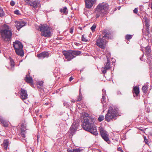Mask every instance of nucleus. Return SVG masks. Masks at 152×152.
Listing matches in <instances>:
<instances>
[{
    "label": "nucleus",
    "mask_w": 152,
    "mask_h": 152,
    "mask_svg": "<svg viewBox=\"0 0 152 152\" xmlns=\"http://www.w3.org/2000/svg\"><path fill=\"white\" fill-rule=\"evenodd\" d=\"M85 115L86 117L84 118L82 124L83 129L96 136L98 135L96 128L94 124V119L88 117V114L86 113Z\"/></svg>",
    "instance_id": "f257e3e1"
},
{
    "label": "nucleus",
    "mask_w": 152,
    "mask_h": 152,
    "mask_svg": "<svg viewBox=\"0 0 152 152\" xmlns=\"http://www.w3.org/2000/svg\"><path fill=\"white\" fill-rule=\"evenodd\" d=\"M0 33L2 40L9 42L12 38V32L11 27L6 24L3 25L0 28Z\"/></svg>",
    "instance_id": "f03ea898"
},
{
    "label": "nucleus",
    "mask_w": 152,
    "mask_h": 152,
    "mask_svg": "<svg viewBox=\"0 0 152 152\" xmlns=\"http://www.w3.org/2000/svg\"><path fill=\"white\" fill-rule=\"evenodd\" d=\"M111 35L110 32L108 31L104 30L102 33L101 35H99L97 39L96 44L102 49L105 48L107 42V39H110Z\"/></svg>",
    "instance_id": "7ed1b4c3"
},
{
    "label": "nucleus",
    "mask_w": 152,
    "mask_h": 152,
    "mask_svg": "<svg viewBox=\"0 0 152 152\" xmlns=\"http://www.w3.org/2000/svg\"><path fill=\"white\" fill-rule=\"evenodd\" d=\"M109 8V5L107 4L102 3L98 4L95 12L96 18H98L100 16L102 17L107 15Z\"/></svg>",
    "instance_id": "20e7f679"
},
{
    "label": "nucleus",
    "mask_w": 152,
    "mask_h": 152,
    "mask_svg": "<svg viewBox=\"0 0 152 152\" xmlns=\"http://www.w3.org/2000/svg\"><path fill=\"white\" fill-rule=\"evenodd\" d=\"M39 30L41 32V35L42 37H50L51 36L50 28L47 24L40 25Z\"/></svg>",
    "instance_id": "39448f33"
},
{
    "label": "nucleus",
    "mask_w": 152,
    "mask_h": 152,
    "mask_svg": "<svg viewBox=\"0 0 152 152\" xmlns=\"http://www.w3.org/2000/svg\"><path fill=\"white\" fill-rule=\"evenodd\" d=\"M63 54L68 61H70L76 56H79L81 54V52L77 50L64 51Z\"/></svg>",
    "instance_id": "423d86ee"
},
{
    "label": "nucleus",
    "mask_w": 152,
    "mask_h": 152,
    "mask_svg": "<svg viewBox=\"0 0 152 152\" xmlns=\"http://www.w3.org/2000/svg\"><path fill=\"white\" fill-rule=\"evenodd\" d=\"M117 112L114 109L110 107H109L107 113L105 116V120L109 122L110 120L115 119L117 115Z\"/></svg>",
    "instance_id": "0eeeda50"
},
{
    "label": "nucleus",
    "mask_w": 152,
    "mask_h": 152,
    "mask_svg": "<svg viewBox=\"0 0 152 152\" xmlns=\"http://www.w3.org/2000/svg\"><path fill=\"white\" fill-rule=\"evenodd\" d=\"M13 45L16 54L21 56H23L24 53L22 50L23 46L21 43L19 41H16L13 42Z\"/></svg>",
    "instance_id": "6e6552de"
},
{
    "label": "nucleus",
    "mask_w": 152,
    "mask_h": 152,
    "mask_svg": "<svg viewBox=\"0 0 152 152\" xmlns=\"http://www.w3.org/2000/svg\"><path fill=\"white\" fill-rule=\"evenodd\" d=\"M99 128L100 133L102 138L107 142L109 141V138L107 132L102 127H100Z\"/></svg>",
    "instance_id": "1a4fd4ad"
},
{
    "label": "nucleus",
    "mask_w": 152,
    "mask_h": 152,
    "mask_svg": "<svg viewBox=\"0 0 152 152\" xmlns=\"http://www.w3.org/2000/svg\"><path fill=\"white\" fill-rule=\"evenodd\" d=\"M107 62L104 64V67H103L101 69V71L103 74L105 73L107 71L111 68L110 61L107 60Z\"/></svg>",
    "instance_id": "9d476101"
},
{
    "label": "nucleus",
    "mask_w": 152,
    "mask_h": 152,
    "mask_svg": "<svg viewBox=\"0 0 152 152\" xmlns=\"http://www.w3.org/2000/svg\"><path fill=\"white\" fill-rule=\"evenodd\" d=\"M85 1L86 7L89 9L96 3V0H85Z\"/></svg>",
    "instance_id": "9b49d317"
},
{
    "label": "nucleus",
    "mask_w": 152,
    "mask_h": 152,
    "mask_svg": "<svg viewBox=\"0 0 152 152\" xmlns=\"http://www.w3.org/2000/svg\"><path fill=\"white\" fill-rule=\"evenodd\" d=\"M79 126V124L77 123L73 122L72 124L71 127L70 128V132L71 134L73 135V134L77 129Z\"/></svg>",
    "instance_id": "f8f14e48"
},
{
    "label": "nucleus",
    "mask_w": 152,
    "mask_h": 152,
    "mask_svg": "<svg viewBox=\"0 0 152 152\" xmlns=\"http://www.w3.org/2000/svg\"><path fill=\"white\" fill-rule=\"evenodd\" d=\"M15 26L18 30H19L21 28L25 26L26 23L24 21H19L15 22Z\"/></svg>",
    "instance_id": "ddd939ff"
},
{
    "label": "nucleus",
    "mask_w": 152,
    "mask_h": 152,
    "mask_svg": "<svg viewBox=\"0 0 152 152\" xmlns=\"http://www.w3.org/2000/svg\"><path fill=\"white\" fill-rule=\"evenodd\" d=\"M20 98L22 100L28 98V94H27L26 91L22 88L21 89Z\"/></svg>",
    "instance_id": "4468645a"
},
{
    "label": "nucleus",
    "mask_w": 152,
    "mask_h": 152,
    "mask_svg": "<svg viewBox=\"0 0 152 152\" xmlns=\"http://www.w3.org/2000/svg\"><path fill=\"white\" fill-rule=\"evenodd\" d=\"M40 2L39 1L33 0L30 6L33 7L34 9H36L40 7Z\"/></svg>",
    "instance_id": "2eb2a0df"
},
{
    "label": "nucleus",
    "mask_w": 152,
    "mask_h": 152,
    "mask_svg": "<svg viewBox=\"0 0 152 152\" xmlns=\"http://www.w3.org/2000/svg\"><path fill=\"white\" fill-rule=\"evenodd\" d=\"M49 53L47 52H43L41 53L38 54L37 57L39 58H43L45 57H48L49 56Z\"/></svg>",
    "instance_id": "dca6fc26"
},
{
    "label": "nucleus",
    "mask_w": 152,
    "mask_h": 152,
    "mask_svg": "<svg viewBox=\"0 0 152 152\" xmlns=\"http://www.w3.org/2000/svg\"><path fill=\"white\" fill-rule=\"evenodd\" d=\"M139 87L137 86H134L133 90L134 96L135 97V96H138L139 93Z\"/></svg>",
    "instance_id": "f3484780"
},
{
    "label": "nucleus",
    "mask_w": 152,
    "mask_h": 152,
    "mask_svg": "<svg viewBox=\"0 0 152 152\" xmlns=\"http://www.w3.org/2000/svg\"><path fill=\"white\" fill-rule=\"evenodd\" d=\"M145 55L147 56L148 58H150V53L151 52V47L150 46H147L145 48Z\"/></svg>",
    "instance_id": "a211bd4d"
},
{
    "label": "nucleus",
    "mask_w": 152,
    "mask_h": 152,
    "mask_svg": "<svg viewBox=\"0 0 152 152\" xmlns=\"http://www.w3.org/2000/svg\"><path fill=\"white\" fill-rule=\"evenodd\" d=\"M22 128H21V132L20 134L22 137L25 138L26 137V135L27 134V130L26 129V128H24L22 127Z\"/></svg>",
    "instance_id": "6ab92c4d"
},
{
    "label": "nucleus",
    "mask_w": 152,
    "mask_h": 152,
    "mask_svg": "<svg viewBox=\"0 0 152 152\" xmlns=\"http://www.w3.org/2000/svg\"><path fill=\"white\" fill-rule=\"evenodd\" d=\"M25 80L27 83H33V80L31 77L29 76L28 77L27 75L26 76V77L25 78Z\"/></svg>",
    "instance_id": "aec40b11"
},
{
    "label": "nucleus",
    "mask_w": 152,
    "mask_h": 152,
    "mask_svg": "<svg viewBox=\"0 0 152 152\" xmlns=\"http://www.w3.org/2000/svg\"><path fill=\"white\" fill-rule=\"evenodd\" d=\"M9 145V141L8 140H4L3 142V145L5 150H7Z\"/></svg>",
    "instance_id": "412c9836"
},
{
    "label": "nucleus",
    "mask_w": 152,
    "mask_h": 152,
    "mask_svg": "<svg viewBox=\"0 0 152 152\" xmlns=\"http://www.w3.org/2000/svg\"><path fill=\"white\" fill-rule=\"evenodd\" d=\"M105 94L104 93L103 94V96H102V99L101 101L102 104H103V106L104 107H106V102L105 100Z\"/></svg>",
    "instance_id": "4be33fe9"
},
{
    "label": "nucleus",
    "mask_w": 152,
    "mask_h": 152,
    "mask_svg": "<svg viewBox=\"0 0 152 152\" xmlns=\"http://www.w3.org/2000/svg\"><path fill=\"white\" fill-rule=\"evenodd\" d=\"M0 121L3 124V126L5 127H7L8 126V123L2 118L0 119Z\"/></svg>",
    "instance_id": "5701e85b"
},
{
    "label": "nucleus",
    "mask_w": 152,
    "mask_h": 152,
    "mask_svg": "<svg viewBox=\"0 0 152 152\" xmlns=\"http://www.w3.org/2000/svg\"><path fill=\"white\" fill-rule=\"evenodd\" d=\"M148 87L147 86L145 85L143 86L142 87V90L143 92L144 93H146L148 91Z\"/></svg>",
    "instance_id": "b1692460"
},
{
    "label": "nucleus",
    "mask_w": 152,
    "mask_h": 152,
    "mask_svg": "<svg viewBox=\"0 0 152 152\" xmlns=\"http://www.w3.org/2000/svg\"><path fill=\"white\" fill-rule=\"evenodd\" d=\"M33 0H25L24 2L25 5H30V4L32 2Z\"/></svg>",
    "instance_id": "393cba45"
},
{
    "label": "nucleus",
    "mask_w": 152,
    "mask_h": 152,
    "mask_svg": "<svg viewBox=\"0 0 152 152\" xmlns=\"http://www.w3.org/2000/svg\"><path fill=\"white\" fill-rule=\"evenodd\" d=\"M133 36V35L127 34L125 36V39L128 40H129L132 38Z\"/></svg>",
    "instance_id": "a878e982"
},
{
    "label": "nucleus",
    "mask_w": 152,
    "mask_h": 152,
    "mask_svg": "<svg viewBox=\"0 0 152 152\" xmlns=\"http://www.w3.org/2000/svg\"><path fill=\"white\" fill-rule=\"evenodd\" d=\"M82 98V95L80 92H79V96L77 97V101H81Z\"/></svg>",
    "instance_id": "bb28decb"
},
{
    "label": "nucleus",
    "mask_w": 152,
    "mask_h": 152,
    "mask_svg": "<svg viewBox=\"0 0 152 152\" xmlns=\"http://www.w3.org/2000/svg\"><path fill=\"white\" fill-rule=\"evenodd\" d=\"M66 10L67 8L66 7H64L63 9H61L60 12H61V13L65 14L66 13Z\"/></svg>",
    "instance_id": "cd10ccee"
},
{
    "label": "nucleus",
    "mask_w": 152,
    "mask_h": 152,
    "mask_svg": "<svg viewBox=\"0 0 152 152\" xmlns=\"http://www.w3.org/2000/svg\"><path fill=\"white\" fill-rule=\"evenodd\" d=\"M110 56L111 54L110 53H108L106 54V56L107 60H110Z\"/></svg>",
    "instance_id": "c85d7f7f"
},
{
    "label": "nucleus",
    "mask_w": 152,
    "mask_h": 152,
    "mask_svg": "<svg viewBox=\"0 0 152 152\" xmlns=\"http://www.w3.org/2000/svg\"><path fill=\"white\" fill-rule=\"evenodd\" d=\"M96 25L94 24L91 27V29L92 32H94L95 31V29L96 28Z\"/></svg>",
    "instance_id": "c756f323"
},
{
    "label": "nucleus",
    "mask_w": 152,
    "mask_h": 152,
    "mask_svg": "<svg viewBox=\"0 0 152 152\" xmlns=\"http://www.w3.org/2000/svg\"><path fill=\"white\" fill-rule=\"evenodd\" d=\"M4 13L3 10L0 7V17H2L4 16Z\"/></svg>",
    "instance_id": "7c9ffc66"
},
{
    "label": "nucleus",
    "mask_w": 152,
    "mask_h": 152,
    "mask_svg": "<svg viewBox=\"0 0 152 152\" xmlns=\"http://www.w3.org/2000/svg\"><path fill=\"white\" fill-rule=\"evenodd\" d=\"M104 119V117L103 116H100L98 118V120L100 121H102Z\"/></svg>",
    "instance_id": "2f4dec72"
},
{
    "label": "nucleus",
    "mask_w": 152,
    "mask_h": 152,
    "mask_svg": "<svg viewBox=\"0 0 152 152\" xmlns=\"http://www.w3.org/2000/svg\"><path fill=\"white\" fill-rule=\"evenodd\" d=\"M82 40L83 41L87 42L88 41V40L86 38L84 37V35H83L82 37Z\"/></svg>",
    "instance_id": "473e14b6"
},
{
    "label": "nucleus",
    "mask_w": 152,
    "mask_h": 152,
    "mask_svg": "<svg viewBox=\"0 0 152 152\" xmlns=\"http://www.w3.org/2000/svg\"><path fill=\"white\" fill-rule=\"evenodd\" d=\"M81 150L79 148L73 149V152H80Z\"/></svg>",
    "instance_id": "72a5a7b5"
},
{
    "label": "nucleus",
    "mask_w": 152,
    "mask_h": 152,
    "mask_svg": "<svg viewBox=\"0 0 152 152\" xmlns=\"http://www.w3.org/2000/svg\"><path fill=\"white\" fill-rule=\"evenodd\" d=\"M144 141L145 142V143L147 144H148V140L146 138V137H144Z\"/></svg>",
    "instance_id": "f704fd0d"
},
{
    "label": "nucleus",
    "mask_w": 152,
    "mask_h": 152,
    "mask_svg": "<svg viewBox=\"0 0 152 152\" xmlns=\"http://www.w3.org/2000/svg\"><path fill=\"white\" fill-rule=\"evenodd\" d=\"M38 84L40 86H42L43 83V82L42 81H40L38 82Z\"/></svg>",
    "instance_id": "c9c22d12"
},
{
    "label": "nucleus",
    "mask_w": 152,
    "mask_h": 152,
    "mask_svg": "<svg viewBox=\"0 0 152 152\" xmlns=\"http://www.w3.org/2000/svg\"><path fill=\"white\" fill-rule=\"evenodd\" d=\"M10 4L11 6H13L15 4V2L13 1H11L10 3Z\"/></svg>",
    "instance_id": "e433bc0d"
},
{
    "label": "nucleus",
    "mask_w": 152,
    "mask_h": 152,
    "mask_svg": "<svg viewBox=\"0 0 152 152\" xmlns=\"http://www.w3.org/2000/svg\"><path fill=\"white\" fill-rule=\"evenodd\" d=\"M133 12L135 14H137L138 12V9L137 8H136L133 10Z\"/></svg>",
    "instance_id": "4c0bfd02"
},
{
    "label": "nucleus",
    "mask_w": 152,
    "mask_h": 152,
    "mask_svg": "<svg viewBox=\"0 0 152 152\" xmlns=\"http://www.w3.org/2000/svg\"><path fill=\"white\" fill-rule=\"evenodd\" d=\"M117 150L121 152H124L121 147H118V148Z\"/></svg>",
    "instance_id": "58836bf2"
},
{
    "label": "nucleus",
    "mask_w": 152,
    "mask_h": 152,
    "mask_svg": "<svg viewBox=\"0 0 152 152\" xmlns=\"http://www.w3.org/2000/svg\"><path fill=\"white\" fill-rule=\"evenodd\" d=\"M14 13L17 15H18L19 14V11L18 10H16L14 11Z\"/></svg>",
    "instance_id": "ea45409f"
},
{
    "label": "nucleus",
    "mask_w": 152,
    "mask_h": 152,
    "mask_svg": "<svg viewBox=\"0 0 152 152\" xmlns=\"http://www.w3.org/2000/svg\"><path fill=\"white\" fill-rule=\"evenodd\" d=\"M67 151L68 152H73V149L72 150V149H70L69 148L67 149Z\"/></svg>",
    "instance_id": "a19ab883"
},
{
    "label": "nucleus",
    "mask_w": 152,
    "mask_h": 152,
    "mask_svg": "<svg viewBox=\"0 0 152 152\" xmlns=\"http://www.w3.org/2000/svg\"><path fill=\"white\" fill-rule=\"evenodd\" d=\"M73 30H74L73 28V27L71 28L70 29V31H69L70 33H72L73 32Z\"/></svg>",
    "instance_id": "79ce46f5"
},
{
    "label": "nucleus",
    "mask_w": 152,
    "mask_h": 152,
    "mask_svg": "<svg viewBox=\"0 0 152 152\" xmlns=\"http://www.w3.org/2000/svg\"><path fill=\"white\" fill-rule=\"evenodd\" d=\"M74 43H75V45H77V46H79L80 45V44L79 43L77 42H75Z\"/></svg>",
    "instance_id": "37998d69"
},
{
    "label": "nucleus",
    "mask_w": 152,
    "mask_h": 152,
    "mask_svg": "<svg viewBox=\"0 0 152 152\" xmlns=\"http://www.w3.org/2000/svg\"><path fill=\"white\" fill-rule=\"evenodd\" d=\"M102 92H103V94H104V93H105L106 94V91L104 89H103L102 90Z\"/></svg>",
    "instance_id": "c03bdc74"
},
{
    "label": "nucleus",
    "mask_w": 152,
    "mask_h": 152,
    "mask_svg": "<svg viewBox=\"0 0 152 152\" xmlns=\"http://www.w3.org/2000/svg\"><path fill=\"white\" fill-rule=\"evenodd\" d=\"M73 79V78H72V77H70V78H69V81H71Z\"/></svg>",
    "instance_id": "a18cd8bd"
},
{
    "label": "nucleus",
    "mask_w": 152,
    "mask_h": 152,
    "mask_svg": "<svg viewBox=\"0 0 152 152\" xmlns=\"http://www.w3.org/2000/svg\"><path fill=\"white\" fill-rule=\"evenodd\" d=\"M39 111V110H35V112L37 113H38Z\"/></svg>",
    "instance_id": "49530a36"
},
{
    "label": "nucleus",
    "mask_w": 152,
    "mask_h": 152,
    "mask_svg": "<svg viewBox=\"0 0 152 152\" xmlns=\"http://www.w3.org/2000/svg\"><path fill=\"white\" fill-rule=\"evenodd\" d=\"M11 65L12 66H14V64L12 63L11 64Z\"/></svg>",
    "instance_id": "de8ad7c7"
},
{
    "label": "nucleus",
    "mask_w": 152,
    "mask_h": 152,
    "mask_svg": "<svg viewBox=\"0 0 152 152\" xmlns=\"http://www.w3.org/2000/svg\"><path fill=\"white\" fill-rule=\"evenodd\" d=\"M140 60H141V61L143 60H142V57H140Z\"/></svg>",
    "instance_id": "09e8293b"
},
{
    "label": "nucleus",
    "mask_w": 152,
    "mask_h": 152,
    "mask_svg": "<svg viewBox=\"0 0 152 152\" xmlns=\"http://www.w3.org/2000/svg\"><path fill=\"white\" fill-rule=\"evenodd\" d=\"M48 104V103H45V104L46 105H47Z\"/></svg>",
    "instance_id": "8fccbe9b"
},
{
    "label": "nucleus",
    "mask_w": 152,
    "mask_h": 152,
    "mask_svg": "<svg viewBox=\"0 0 152 152\" xmlns=\"http://www.w3.org/2000/svg\"><path fill=\"white\" fill-rule=\"evenodd\" d=\"M72 101L74 103L75 102V101H74L72 100Z\"/></svg>",
    "instance_id": "3c124183"
},
{
    "label": "nucleus",
    "mask_w": 152,
    "mask_h": 152,
    "mask_svg": "<svg viewBox=\"0 0 152 152\" xmlns=\"http://www.w3.org/2000/svg\"><path fill=\"white\" fill-rule=\"evenodd\" d=\"M140 130H141L142 131H143V130L142 129H140Z\"/></svg>",
    "instance_id": "603ef678"
},
{
    "label": "nucleus",
    "mask_w": 152,
    "mask_h": 152,
    "mask_svg": "<svg viewBox=\"0 0 152 152\" xmlns=\"http://www.w3.org/2000/svg\"><path fill=\"white\" fill-rule=\"evenodd\" d=\"M64 105L65 106V103H64Z\"/></svg>",
    "instance_id": "864d4df0"
},
{
    "label": "nucleus",
    "mask_w": 152,
    "mask_h": 152,
    "mask_svg": "<svg viewBox=\"0 0 152 152\" xmlns=\"http://www.w3.org/2000/svg\"><path fill=\"white\" fill-rule=\"evenodd\" d=\"M40 116V117H42V116H41V115H40V116Z\"/></svg>",
    "instance_id": "5fc2aeb1"
},
{
    "label": "nucleus",
    "mask_w": 152,
    "mask_h": 152,
    "mask_svg": "<svg viewBox=\"0 0 152 152\" xmlns=\"http://www.w3.org/2000/svg\"><path fill=\"white\" fill-rule=\"evenodd\" d=\"M1 53V50H0V53Z\"/></svg>",
    "instance_id": "6e6d98bb"
},
{
    "label": "nucleus",
    "mask_w": 152,
    "mask_h": 152,
    "mask_svg": "<svg viewBox=\"0 0 152 152\" xmlns=\"http://www.w3.org/2000/svg\"><path fill=\"white\" fill-rule=\"evenodd\" d=\"M38 138H39V137H38V136H37V139H38Z\"/></svg>",
    "instance_id": "4d7b16f0"
},
{
    "label": "nucleus",
    "mask_w": 152,
    "mask_h": 152,
    "mask_svg": "<svg viewBox=\"0 0 152 152\" xmlns=\"http://www.w3.org/2000/svg\"><path fill=\"white\" fill-rule=\"evenodd\" d=\"M38 138H39V137H38V136H37V139H38Z\"/></svg>",
    "instance_id": "13d9d810"
},
{
    "label": "nucleus",
    "mask_w": 152,
    "mask_h": 152,
    "mask_svg": "<svg viewBox=\"0 0 152 152\" xmlns=\"http://www.w3.org/2000/svg\"><path fill=\"white\" fill-rule=\"evenodd\" d=\"M44 152H47V151H44Z\"/></svg>",
    "instance_id": "bf43d9fd"
},
{
    "label": "nucleus",
    "mask_w": 152,
    "mask_h": 152,
    "mask_svg": "<svg viewBox=\"0 0 152 152\" xmlns=\"http://www.w3.org/2000/svg\"><path fill=\"white\" fill-rule=\"evenodd\" d=\"M151 59H152V58Z\"/></svg>",
    "instance_id": "052dcab7"
}]
</instances>
